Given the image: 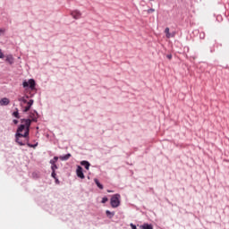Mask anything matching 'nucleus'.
Here are the masks:
<instances>
[{"mask_svg":"<svg viewBox=\"0 0 229 229\" xmlns=\"http://www.w3.org/2000/svg\"><path fill=\"white\" fill-rule=\"evenodd\" d=\"M13 123H14L15 124H19V121H18V120H13Z\"/></svg>","mask_w":229,"mask_h":229,"instance_id":"obj_27","label":"nucleus"},{"mask_svg":"<svg viewBox=\"0 0 229 229\" xmlns=\"http://www.w3.org/2000/svg\"><path fill=\"white\" fill-rule=\"evenodd\" d=\"M94 182H95L97 187H98V189L103 190V184L99 183V180L94 179Z\"/></svg>","mask_w":229,"mask_h":229,"instance_id":"obj_16","label":"nucleus"},{"mask_svg":"<svg viewBox=\"0 0 229 229\" xmlns=\"http://www.w3.org/2000/svg\"><path fill=\"white\" fill-rule=\"evenodd\" d=\"M166 58H168V60H172V59H173V55H171V54H170V55H166Z\"/></svg>","mask_w":229,"mask_h":229,"instance_id":"obj_23","label":"nucleus"},{"mask_svg":"<svg viewBox=\"0 0 229 229\" xmlns=\"http://www.w3.org/2000/svg\"><path fill=\"white\" fill-rule=\"evenodd\" d=\"M35 80L30 79L29 81H23V87L26 89V87H30L31 90H35Z\"/></svg>","mask_w":229,"mask_h":229,"instance_id":"obj_5","label":"nucleus"},{"mask_svg":"<svg viewBox=\"0 0 229 229\" xmlns=\"http://www.w3.org/2000/svg\"><path fill=\"white\" fill-rule=\"evenodd\" d=\"M18 101H20L21 103L20 105L21 108H23L24 113L30 112V110L31 109V106H33V103H35V101L33 99H30V97L28 96L19 97Z\"/></svg>","mask_w":229,"mask_h":229,"instance_id":"obj_1","label":"nucleus"},{"mask_svg":"<svg viewBox=\"0 0 229 229\" xmlns=\"http://www.w3.org/2000/svg\"><path fill=\"white\" fill-rule=\"evenodd\" d=\"M107 192H112V191H107Z\"/></svg>","mask_w":229,"mask_h":229,"instance_id":"obj_28","label":"nucleus"},{"mask_svg":"<svg viewBox=\"0 0 229 229\" xmlns=\"http://www.w3.org/2000/svg\"><path fill=\"white\" fill-rule=\"evenodd\" d=\"M71 157H72L71 154H66L65 156H60L59 158L62 161H65V160H69Z\"/></svg>","mask_w":229,"mask_h":229,"instance_id":"obj_12","label":"nucleus"},{"mask_svg":"<svg viewBox=\"0 0 229 229\" xmlns=\"http://www.w3.org/2000/svg\"><path fill=\"white\" fill-rule=\"evenodd\" d=\"M76 173H77V176L81 180L85 178V174H83V168H81V166L77 167Z\"/></svg>","mask_w":229,"mask_h":229,"instance_id":"obj_9","label":"nucleus"},{"mask_svg":"<svg viewBox=\"0 0 229 229\" xmlns=\"http://www.w3.org/2000/svg\"><path fill=\"white\" fill-rule=\"evenodd\" d=\"M121 195L119 194H114L111 198V207L113 208H117L121 205Z\"/></svg>","mask_w":229,"mask_h":229,"instance_id":"obj_4","label":"nucleus"},{"mask_svg":"<svg viewBox=\"0 0 229 229\" xmlns=\"http://www.w3.org/2000/svg\"><path fill=\"white\" fill-rule=\"evenodd\" d=\"M165 33L166 34V38H171V37H174V36L171 35V33L169 32V27H166V28H165Z\"/></svg>","mask_w":229,"mask_h":229,"instance_id":"obj_14","label":"nucleus"},{"mask_svg":"<svg viewBox=\"0 0 229 229\" xmlns=\"http://www.w3.org/2000/svg\"><path fill=\"white\" fill-rule=\"evenodd\" d=\"M30 126H31V120L30 119H22L21 124L19 126L16 133H22V131H27L29 130L30 132Z\"/></svg>","mask_w":229,"mask_h":229,"instance_id":"obj_2","label":"nucleus"},{"mask_svg":"<svg viewBox=\"0 0 229 229\" xmlns=\"http://www.w3.org/2000/svg\"><path fill=\"white\" fill-rule=\"evenodd\" d=\"M58 162V157H55L53 159L50 160L51 165H55Z\"/></svg>","mask_w":229,"mask_h":229,"instance_id":"obj_18","label":"nucleus"},{"mask_svg":"<svg viewBox=\"0 0 229 229\" xmlns=\"http://www.w3.org/2000/svg\"><path fill=\"white\" fill-rule=\"evenodd\" d=\"M52 178L56 180V173L55 172H52Z\"/></svg>","mask_w":229,"mask_h":229,"instance_id":"obj_22","label":"nucleus"},{"mask_svg":"<svg viewBox=\"0 0 229 229\" xmlns=\"http://www.w3.org/2000/svg\"><path fill=\"white\" fill-rule=\"evenodd\" d=\"M81 165H83L85 167V169H87V171H89V169L90 167V163H89V161H81Z\"/></svg>","mask_w":229,"mask_h":229,"instance_id":"obj_11","label":"nucleus"},{"mask_svg":"<svg viewBox=\"0 0 229 229\" xmlns=\"http://www.w3.org/2000/svg\"><path fill=\"white\" fill-rule=\"evenodd\" d=\"M72 17H73L75 20L81 19V12L79 10H74L71 13Z\"/></svg>","mask_w":229,"mask_h":229,"instance_id":"obj_8","label":"nucleus"},{"mask_svg":"<svg viewBox=\"0 0 229 229\" xmlns=\"http://www.w3.org/2000/svg\"><path fill=\"white\" fill-rule=\"evenodd\" d=\"M15 137H16L17 144H19L20 146H25L26 139H27V137H29V129L27 128V131L24 132V134L16 133Z\"/></svg>","mask_w":229,"mask_h":229,"instance_id":"obj_3","label":"nucleus"},{"mask_svg":"<svg viewBox=\"0 0 229 229\" xmlns=\"http://www.w3.org/2000/svg\"><path fill=\"white\" fill-rule=\"evenodd\" d=\"M55 182H58V179H55Z\"/></svg>","mask_w":229,"mask_h":229,"instance_id":"obj_29","label":"nucleus"},{"mask_svg":"<svg viewBox=\"0 0 229 229\" xmlns=\"http://www.w3.org/2000/svg\"><path fill=\"white\" fill-rule=\"evenodd\" d=\"M106 201H108V198L104 197V198L102 199V203H106Z\"/></svg>","mask_w":229,"mask_h":229,"instance_id":"obj_21","label":"nucleus"},{"mask_svg":"<svg viewBox=\"0 0 229 229\" xmlns=\"http://www.w3.org/2000/svg\"><path fill=\"white\" fill-rule=\"evenodd\" d=\"M51 169H52V172H55L56 169H58V166L56 165V164L55 165H52Z\"/></svg>","mask_w":229,"mask_h":229,"instance_id":"obj_19","label":"nucleus"},{"mask_svg":"<svg viewBox=\"0 0 229 229\" xmlns=\"http://www.w3.org/2000/svg\"><path fill=\"white\" fill-rule=\"evenodd\" d=\"M131 226L132 229H137V226L134 225L133 224H131Z\"/></svg>","mask_w":229,"mask_h":229,"instance_id":"obj_26","label":"nucleus"},{"mask_svg":"<svg viewBox=\"0 0 229 229\" xmlns=\"http://www.w3.org/2000/svg\"><path fill=\"white\" fill-rule=\"evenodd\" d=\"M153 12H155V9H149V10L148 11V13H153Z\"/></svg>","mask_w":229,"mask_h":229,"instance_id":"obj_25","label":"nucleus"},{"mask_svg":"<svg viewBox=\"0 0 229 229\" xmlns=\"http://www.w3.org/2000/svg\"><path fill=\"white\" fill-rule=\"evenodd\" d=\"M5 58V62L7 64H9V65H13L14 62H15V59L13 58V55H4Z\"/></svg>","mask_w":229,"mask_h":229,"instance_id":"obj_7","label":"nucleus"},{"mask_svg":"<svg viewBox=\"0 0 229 229\" xmlns=\"http://www.w3.org/2000/svg\"><path fill=\"white\" fill-rule=\"evenodd\" d=\"M142 229H153V225H148V224H144L143 225H141Z\"/></svg>","mask_w":229,"mask_h":229,"instance_id":"obj_17","label":"nucleus"},{"mask_svg":"<svg viewBox=\"0 0 229 229\" xmlns=\"http://www.w3.org/2000/svg\"><path fill=\"white\" fill-rule=\"evenodd\" d=\"M8 105H10V99H8L7 98H4L0 100L1 106H8Z\"/></svg>","mask_w":229,"mask_h":229,"instance_id":"obj_10","label":"nucleus"},{"mask_svg":"<svg viewBox=\"0 0 229 229\" xmlns=\"http://www.w3.org/2000/svg\"><path fill=\"white\" fill-rule=\"evenodd\" d=\"M0 58H4V54H3V51L0 49Z\"/></svg>","mask_w":229,"mask_h":229,"instance_id":"obj_24","label":"nucleus"},{"mask_svg":"<svg viewBox=\"0 0 229 229\" xmlns=\"http://www.w3.org/2000/svg\"><path fill=\"white\" fill-rule=\"evenodd\" d=\"M38 119V113H37V111L31 112L30 114V123H37Z\"/></svg>","mask_w":229,"mask_h":229,"instance_id":"obj_6","label":"nucleus"},{"mask_svg":"<svg viewBox=\"0 0 229 229\" xmlns=\"http://www.w3.org/2000/svg\"><path fill=\"white\" fill-rule=\"evenodd\" d=\"M106 214L107 217H109V219H112V217H114V216H115V213L110 212L109 210H106Z\"/></svg>","mask_w":229,"mask_h":229,"instance_id":"obj_15","label":"nucleus"},{"mask_svg":"<svg viewBox=\"0 0 229 229\" xmlns=\"http://www.w3.org/2000/svg\"><path fill=\"white\" fill-rule=\"evenodd\" d=\"M13 116L16 119H21V115L19 114V109L15 108V112L13 113Z\"/></svg>","mask_w":229,"mask_h":229,"instance_id":"obj_13","label":"nucleus"},{"mask_svg":"<svg viewBox=\"0 0 229 229\" xmlns=\"http://www.w3.org/2000/svg\"><path fill=\"white\" fill-rule=\"evenodd\" d=\"M29 148H37L38 146V143H36L35 145H31L30 143L27 144Z\"/></svg>","mask_w":229,"mask_h":229,"instance_id":"obj_20","label":"nucleus"}]
</instances>
